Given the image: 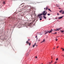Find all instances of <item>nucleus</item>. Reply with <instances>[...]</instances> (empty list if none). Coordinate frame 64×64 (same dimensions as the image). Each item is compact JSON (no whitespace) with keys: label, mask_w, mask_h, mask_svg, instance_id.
<instances>
[{"label":"nucleus","mask_w":64,"mask_h":64,"mask_svg":"<svg viewBox=\"0 0 64 64\" xmlns=\"http://www.w3.org/2000/svg\"><path fill=\"white\" fill-rule=\"evenodd\" d=\"M34 46H35L34 45H33L32 46L33 47H34Z\"/></svg>","instance_id":"a878e982"},{"label":"nucleus","mask_w":64,"mask_h":64,"mask_svg":"<svg viewBox=\"0 0 64 64\" xmlns=\"http://www.w3.org/2000/svg\"><path fill=\"white\" fill-rule=\"evenodd\" d=\"M48 9V6H46V10H47Z\"/></svg>","instance_id":"dca6fc26"},{"label":"nucleus","mask_w":64,"mask_h":64,"mask_svg":"<svg viewBox=\"0 0 64 64\" xmlns=\"http://www.w3.org/2000/svg\"><path fill=\"white\" fill-rule=\"evenodd\" d=\"M26 43H27V44H28L29 43V42H28V41H26Z\"/></svg>","instance_id":"1a4fd4ad"},{"label":"nucleus","mask_w":64,"mask_h":64,"mask_svg":"<svg viewBox=\"0 0 64 64\" xmlns=\"http://www.w3.org/2000/svg\"><path fill=\"white\" fill-rule=\"evenodd\" d=\"M28 40V41H30V40L29 39Z\"/></svg>","instance_id":"4c0bfd02"},{"label":"nucleus","mask_w":64,"mask_h":64,"mask_svg":"<svg viewBox=\"0 0 64 64\" xmlns=\"http://www.w3.org/2000/svg\"><path fill=\"white\" fill-rule=\"evenodd\" d=\"M28 44L30 46V45H31V44H30V43H29Z\"/></svg>","instance_id":"412c9836"},{"label":"nucleus","mask_w":64,"mask_h":64,"mask_svg":"<svg viewBox=\"0 0 64 64\" xmlns=\"http://www.w3.org/2000/svg\"><path fill=\"white\" fill-rule=\"evenodd\" d=\"M58 60V58H57L56 59V61H57Z\"/></svg>","instance_id":"6ab92c4d"},{"label":"nucleus","mask_w":64,"mask_h":64,"mask_svg":"<svg viewBox=\"0 0 64 64\" xmlns=\"http://www.w3.org/2000/svg\"><path fill=\"white\" fill-rule=\"evenodd\" d=\"M48 11H50V12H52L51 10H50V9L49 8H48Z\"/></svg>","instance_id":"9b49d317"},{"label":"nucleus","mask_w":64,"mask_h":64,"mask_svg":"<svg viewBox=\"0 0 64 64\" xmlns=\"http://www.w3.org/2000/svg\"><path fill=\"white\" fill-rule=\"evenodd\" d=\"M57 62H56V61L55 62V63L54 64H56V63Z\"/></svg>","instance_id":"5701e85b"},{"label":"nucleus","mask_w":64,"mask_h":64,"mask_svg":"<svg viewBox=\"0 0 64 64\" xmlns=\"http://www.w3.org/2000/svg\"><path fill=\"white\" fill-rule=\"evenodd\" d=\"M24 6H22V7H23Z\"/></svg>","instance_id":"58836bf2"},{"label":"nucleus","mask_w":64,"mask_h":64,"mask_svg":"<svg viewBox=\"0 0 64 64\" xmlns=\"http://www.w3.org/2000/svg\"><path fill=\"white\" fill-rule=\"evenodd\" d=\"M36 40H38V38H36Z\"/></svg>","instance_id":"473e14b6"},{"label":"nucleus","mask_w":64,"mask_h":64,"mask_svg":"<svg viewBox=\"0 0 64 64\" xmlns=\"http://www.w3.org/2000/svg\"><path fill=\"white\" fill-rule=\"evenodd\" d=\"M14 28V27L13 28Z\"/></svg>","instance_id":"de8ad7c7"},{"label":"nucleus","mask_w":64,"mask_h":64,"mask_svg":"<svg viewBox=\"0 0 64 64\" xmlns=\"http://www.w3.org/2000/svg\"><path fill=\"white\" fill-rule=\"evenodd\" d=\"M62 14H64V11H63L62 13Z\"/></svg>","instance_id":"a211bd4d"},{"label":"nucleus","mask_w":64,"mask_h":64,"mask_svg":"<svg viewBox=\"0 0 64 64\" xmlns=\"http://www.w3.org/2000/svg\"><path fill=\"white\" fill-rule=\"evenodd\" d=\"M62 11H63V10H60L59 12H60V13H61V12H62Z\"/></svg>","instance_id":"0eeeda50"},{"label":"nucleus","mask_w":64,"mask_h":64,"mask_svg":"<svg viewBox=\"0 0 64 64\" xmlns=\"http://www.w3.org/2000/svg\"><path fill=\"white\" fill-rule=\"evenodd\" d=\"M47 12H46V11L44 10V11L42 12V15H44V16H46V15L47 14Z\"/></svg>","instance_id":"f03ea898"},{"label":"nucleus","mask_w":64,"mask_h":64,"mask_svg":"<svg viewBox=\"0 0 64 64\" xmlns=\"http://www.w3.org/2000/svg\"><path fill=\"white\" fill-rule=\"evenodd\" d=\"M58 47H59V46H58V47L57 48H58Z\"/></svg>","instance_id":"e433bc0d"},{"label":"nucleus","mask_w":64,"mask_h":64,"mask_svg":"<svg viewBox=\"0 0 64 64\" xmlns=\"http://www.w3.org/2000/svg\"><path fill=\"white\" fill-rule=\"evenodd\" d=\"M42 14H39L38 15V17H40V16H41V15H42Z\"/></svg>","instance_id":"39448f33"},{"label":"nucleus","mask_w":64,"mask_h":64,"mask_svg":"<svg viewBox=\"0 0 64 64\" xmlns=\"http://www.w3.org/2000/svg\"><path fill=\"white\" fill-rule=\"evenodd\" d=\"M16 25H17V24H16Z\"/></svg>","instance_id":"a18cd8bd"},{"label":"nucleus","mask_w":64,"mask_h":64,"mask_svg":"<svg viewBox=\"0 0 64 64\" xmlns=\"http://www.w3.org/2000/svg\"><path fill=\"white\" fill-rule=\"evenodd\" d=\"M52 62H52V61H51V62H49V63L50 64H51L52 63Z\"/></svg>","instance_id":"9d476101"},{"label":"nucleus","mask_w":64,"mask_h":64,"mask_svg":"<svg viewBox=\"0 0 64 64\" xmlns=\"http://www.w3.org/2000/svg\"><path fill=\"white\" fill-rule=\"evenodd\" d=\"M6 2L5 1H4L2 2V4H3L2 5V6H4L5 4H6V3H5Z\"/></svg>","instance_id":"7ed1b4c3"},{"label":"nucleus","mask_w":64,"mask_h":64,"mask_svg":"<svg viewBox=\"0 0 64 64\" xmlns=\"http://www.w3.org/2000/svg\"><path fill=\"white\" fill-rule=\"evenodd\" d=\"M44 10H45V8H44Z\"/></svg>","instance_id":"37998d69"},{"label":"nucleus","mask_w":64,"mask_h":64,"mask_svg":"<svg viewBox=\"0 0 64 64\" xmlns=\"http://www.w3.org/2000/svg\"><path fill=\"white\" fill-rule=\"evenodd\" d=\"M36 43H35L34 44L35 46V45H36Z\"/></svg>","instance_id":"7c9ffc66"},{"label":"nucleus","mask_w":64,"mask_h":64,"mask_svg":"<svg viewBox=\"0 0 64 64\" xmlns=\"http://www.w3.org/2000/svg\"><path fill=\"white\" fill-rule=\"evenodd\" d=\"M40 40H40V39H39L38 40V41H40Z\"/></svg>","instance_id":"393cba45"},{"label":"nucleus","mask_w":64,"mask_h":64,"mask_svg":"<svg viewBox=\"0 0 64 64\" xmlns=\"http://www.w3.org/2000/svg\"><path fill=\"white\" fill-rule=\"evenodd\" d=\"M27 6H24V8H23L22 9L25 10V9H26V8H27Z\"/></svg>","instance_id":"20e7f679"},{"label":"nucleus","mask_w":64,"mask_h":64,"mask_svg":"<svg viewBox=\"0 0 64 64\" xmlns=\"http://www.w3.org/2000/svg\"><path fill=\"white\" fill-rule=\"evenodd\" d=\"M53 30V31H55V30H56V31H57V30H58V29H56V30Z\"/></svg>","instance_id":"423d86ee"},{"label":"nucleus","mask_w":64,"mask_h":64,"mask_svg":"<svg viewBox=\"0 0 64 64\" xmlns=\"http://www.w3.org/2000/svg\"><path fill=\"white\" fill-rule=\"evenodd\" d=\"M42 16H39V18H42Z\"/></svg>","instance_id":"2eb2a0df"},{"label":"nucleus","mask_w":64,"mask_h":64,"mask_svg":"<svg viewBox=\"0 0 64 64\" xmlns=\"http://www.w3.org/2000/svg\"><path fill=\"white\" fill-rule=\"evenodd\" d=\"M56 6H57V7H59V5L58 4H56Z\"/></svg>","instance_id":"ddd939ff"},{"label":"nucleus","mask_w":64,"mask_h":64,"mask_svg":"<svg viewBox=\"0 0 64 64\" xmlns=\"http://www.w3.org/2000/svg\"><path fill=\"white\" fill-rule=\"evenodd\" d=\"M63 17V16H61L58 19H61Z\"/></svg>","instance_id":"6e6552de"},{"label":"nucleus","mask_w":64,"mask_h":64,"mask_svg":"<svg viewBox=\"0 0 64 64\" xmlns=\"http://www.w3.org/2000/svg\"><path fill=\"white\" fill-rule=\"evenodd\" d=\"M54 49H55V48H54Z\"/></svg>","instance_id":"49530a36"},{"label":"nucleus","mask_w":64,"mask_h":64,"mask_svg":"<svg viewBox=\"0 0 64 64\" xmlns=\"http://www.w3.org/2000/svg\"><path fill=\"white\" fill-rule=\"evenodd\" d=\"M62 56H63L64 57V56L63 55H62Z\"/></svg>","instance_id":"c9c22d12"},{"label":"nucleus","mask_w":64,"mask_h":64,"mask_svg":"<svg viewBox=\"0 0 64 64\" xmlns=\"http://www.w3.org/2000/svg\"><path fill=\"white\" fill-rule=\"evenodd\" d=\"M50 14H48V16H50Z\"/></svg>","instance_id":"f3484780"},{"label":"nucleus","mask_w":64,"mask_h":64,"mask_svg":"<svg viewBox=\"0 0 64 64\" xmlns=\"http://www.w3.org/2000/svg\"><path fill=\"white\" fill-rule=\"evenodd\" d=\"M44 19H46V17L45 16H44Z\"/></svg>","instance_id":"f8f14e48"},{"label":"nucleus","mask_w":64,"mask_h":64,"mask_svg":"<svg viewBox=\"0 0 64 64\" xmlns=\"http://www.w3.org/2000/svg\"><path fill=\"white\" fill-rule=\"evenodd\" d=\"M45 40H44L43 41L41 42V43H43V42H44L45 41Z\"/></svg>","instance_id":"4468645a"},{"label":"nucleus","mask_w":64,"mask_h":64,"mask_svg":"<svg viewBox=\"0 0 64 64\" xmlns=\"http://www.w3.org/2000/svg\"><path fill=\"white\" fill-rule=\"evenodd\" d=\"M57 14H58V15H59V14L58 13H57Z\"/></svg>","instance_id":"2f4dec72"},{"label":"nucleus","mask_w":64,"mask_h":64,"mask_svg":"<svg viewBox=\"0 0 64 64\" xmlns=\"http://www.w3.org/2000/svg\"><path fill=\"white\" fill-rule=\"evenodd\" d=\"M40 20H42V18H40Z\"/></svg>","instance_id":"c85d7f7f"},{"label":"nucleus","mask_w":64,"mask_h":64,"mask_svg":"<svg viewBox=\"0 0 64 64\" xmlns=\"http://www.w3.org/2000/svg\"><path fill=\"white\" fill-rule=\"evenodd\" d=\"M61 32H64V30H62L61 31Z\"/></svg>","instance_id":"aec40b11"},{"label":"nucleus","mask_w":64,"mask_h":64,"mask_svg":"<svg viewBox=\"0 0 64 64\" xmlns=\"http://www.w3.org/2000/svg\"><path fill=\"white\" fill-rule=\"evenodd\" d=\"M64 49H63V51H64Z\"/></svg>","instance_id":"72a5a7b5"},{"label":"nucleus","mask_w":64,"mask_h":64,"mask_svg":"<svg viewBox=\"0 0 64 64\" xmlns=\"http://www.w3.org/2000/svg\"><path fill=\"white\" fill-rule=\"evenodd\" d=\"M35 38H37V36H36L35 37Z\"/></svg>","instance_id":"c756f323"},{"label":"nucleus","mask_w":64,"mask_h":64,"mask_svg":"<svg viewBox=\"0 0 64 64\" xmlns=\"http://www.w3.org/2000/svg\"><path fill=\"white\" fill-rule=\"evenodd\" d=\"M58 30H60V29H61V28H58Z\"/></svg>","instance_id":"cd10ccee"},{"label":"nucleus","mask_w":64,"mask_h":64,"mask_svg":"<svg viewBox=\"0 0 64 64\" xmlns=\"http://www.w3.org/2000/svg\"><path fill=\"white\" fill-rule=\"evenodd\" d=\"M35 57L36 58V59H37V56H36Z\"/></svg>","instance_id":"b1692460"},{"label":"nucleus","mask_w":64,"mask_h":64,"mask_svg":"<svg viewBox=\"0 0 64 64\" xmlns=\"http://www.w3.org/2000/svg\"><path fill=\"white\" fill-rule=\"evenodd\" d=\"M53 30L51 29L50 31H48V30H46L45 31V32L46 33L44 34H47L48 32L49 33H51L52 31H53Z\"/></svg>","instance_id":"f257e3e1"},{"label":"nucleus","mask_w":64,"mask_h":64,"mask_svg":"<svg viewBox=\"0 0 64 64\" xmlns=\"http://www.w3.org/2000/svg\"><path fill=\"white\" fill-rule=\"evenodd\" d=\"M61 49H62V50L63 49V48H62Z\"/></svg>","instance_id":"a19ab883"},{"label":"nucleus","mask_w":64,"mask_h":64,"mask_svg":"<svg viewBox=\"0 0 64 64\" xmlns=\"http://www.w3.org/2000/svg\"><path fill=\"white\" fill-rule=\"evenodd\" d=\"M53 58H52V59Z\"/></svg>","instance_id":"c03bdc74"},{"label":"nucleus","mask_w":64,"mask_h":64,"mask_svg":"<svg viewBox=\"0 0 64 64\" xmlns=\"http://www.w3.org/2000/svg\"><path fill=\"white\" fill-rule=\"evenodd\" d=\"M59 8L60 9L61 8Z\"/></svg>","instance_id":"ea45409f"},{"label":"nucleus","mask_w":64,"mask_h":64,"mask_svg":"<svg viewBox=\"0 0 64 64\" xmlns=\"http://www.w3.org/2000/svg\"><path fill=\"white\" fill-rule=\"evenodd\" d=\"M28 55V54H26V55Z\"/></svg>","instance_id":"f704fd0d"},{"label":"nucleus","mask_w":64,"mask_h":64,"mask_svg":"<svg viewBox=\"0 0 64 64\" xmlns=\"http://www.w3.org/2000/svg\"><path fill=\"white\" fill-rule=\"evenodd\" d=\"M37 45H36V46L37 47Z\"/></svg>","instance_id":"79ce46f5"},{"label":"nucleus","mask_w":64,"mask_h":64,"mask_svg":"<svg viewBox=\"0 0 64 64\" xmlns=\"http://www.w3.org/2000/svg\"><path fill=\"white\" fill-rule=\"evenodd\" d=\"M58 40V39H56V41H57Z\"/></svg>","instance_id":"4be33fe9"},{"label":"nucleus","mask_w":64,"mask_h":64,"mask_svg":"<svg viewBox=\"0 0 64 64\" xmlns=\"http://www.w3.org/2000/svg\"><path fill=\"white\" fill-rule=\"evenodd\" d=\"M56 33H57V32H55L54 34H56Z\"/></svg>","instance_id":"bb28decb"}]
</instances>
